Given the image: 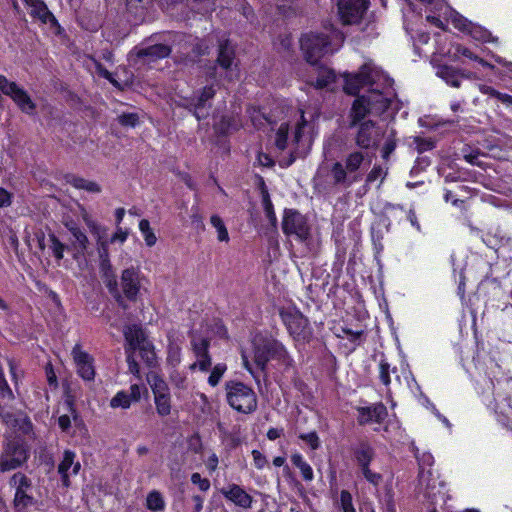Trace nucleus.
<instances>
[{"instance_id": "2f4dec72", "label": "nucleus", "mask_w": 512, "mask_h": 512, "mask_svg": "<svg viewBox=\"0 0 512 512\" xmlns=\"http://www.w3.org/2000/svg\"><path fill=\"white\" fill-rule=\"evenodd\" d=\"M70 232L73 245L81 251L85 250L88 244V238L84 226H71Z\"/></svg>"}, {"instance_id": "f03ea898", "label": "nucleus", "mask_w": 512, "mask_h": 512, "mask_svg": "<svg viewBox=\"0 0 512 512\" xmlns=\"http://www.w3.org/2000/svg\"><path fill=\"white\" fill-rule=\"evenodd\" d=\"M330 37L322 32H310L300 38V48L307 63L316 66L328 52Z\"/></svg>"}, {"instance_id": "9d476101", "label": "nucleus", "mask_w": 512, "mask_h": 512, "mask_svg": "<svg viewBox=\"0 0 512 512\" xmlns=\"http://www.w3.org/2000/svg\"><path fill=\"white\" fill-rule=\"evenodd\" d=\"M369 6V0H340L339 15L346 25L357 24L363 18Z\"/></svg>"}, {"instance_id": "58836bf2", "label": "nucleus", "mask_w": 512, "mask_h": 512, "mask_svg": "<svg viewBox=\"0 0 512 512\" xmlns=\"http://www.w3.org/2000/svg\"><path fill=\"white\" fill-rule=\"evenodd\" d=\"M21 88L16 82L8 80L4 75H0V91L4 95L13 99Z\"/></svg>"}, {"instance_id": "13d9d810", "label": "nucleus", "mask_w": 512, "mask_h": 512, "mask_svg": "<svg viewBox=\"0 0 512 512\" xmlns=\"http://www.w3.org/2000/svg\"><path fill=\"white\" fill-rule=\"evenodd\" d=\"M49 241L51 242L50 248L54 256L60 260L63 258L64 245L56 238L54 234L49 235Z\"/></svg>"}, {"instance_id": "0e129e2a", "label": "nucleus", "mask_w": 512, "mask_h": 512, "mask_svg": "<svg viewBox=\"0 0 512 512\" xmlns=\"http://www.w3.org/2000/svg\"><path fill=\"white\" fill-rule=\"evenodd\" d=\"M126 353V361L128 364L129 372L133 375L139 377L140 368L137 361L134 358V352H125Z\"/></svg>"}, {"instance_id": "a18cd8bd", "label": "nucleus", "mask_w": 512, "mask_h": 512, "mask_svg": "<svg viewBox=\"0 0 512 512\" xmlns=\"http://www.w3.org/2000/svg\"><path fill=\"white\" fill-rule=\"evenodd\" d=\"M281 224H305V222L296 209H285Z\"/></svg>"}, {"instance_id": "2eb2a0df", "label": "nucleus", "mask_w": 512, "mask_h": 512, "mask_svg": "<svg viewBox=\"0 0 512 512\" xmlns=\"http://www.w3.org/2000/svg\"><path fill=\"white\" fill-rule=\"evenodd\" d=\"M221 493L227 500L241 508L248 509L252 506V496L237 484H230L228 487L222 488Z\"/></svg>"}, {"instance_id": "f257e3e1", "label": "nucleus", "mask_w": 512, "mask_h": 512, "mask_svg": "<svg viewBox=\"0 0 512 512\" xmlns=\"http://www.w3.org/2000/svg\"><path fill=\"white\" fill-rule=\"evenodd\" d=\"M225 389L227 402L234 410L244 414L256 410L257 396L251 387L242 382L228 381Z\"/></svg>"}, {"instance_id": "680f3d73", "label": "nucleus", "mask_w": 512, "mask_h": 512, "mask_svg": "<svg viewBox=\"0 0 512 512\" xmlns=\"http://www.w3.org/2000/svg\"><path fill=\"white\" fill-rule=\"evenodd\" d=\"M299 438L306 442L312 450H316L320 446L319 437L316 432L301 434Z\"/></svg>"}, {"instance_id": "052dcab7", "label": "nucleus", "mask_w": 512, "mask_h": 512, "mask_svg": "<svg viewBox=\"0 0 512 512\" xmlns=\"http://www.w3.org/2000/svg\"><path fill=\"white\" fill-rule=\"evenodd\" d=\"M307 125V122L304 118V116L302 115L301 116V119L297 122L296 126H295V130H294V133H293V143L294 144H299L303 135H304V130H305V127Z\"/></svg>"}, {"instance_id": "bf43d9fd", "label": "nucleus", "mask_w": 512, "mask_h": 512, "mask_svg": "<svg viewBox=\"0 0 512 512\" xmlns=\"http://www.w3.org/2000/svg\"><path fill=\"white\" fill-rule=\"evenodd\" d=\"M196 358H197V361L194 362L190 366L191 370H194L196 367H199L200 370L207 371L210 368V366H211V358L209 356V353L208 354H204V355H200L199 357H196Z\"/></svg>"}, {"instance_id": "6e6d98bb", "label": "nucleus", "mask_w": 512, "mask_h": 512, "mask_svg": "<svg viewBox=\"0 0 512 512\" xmlns=\"http://www.w3.org/2000/svg\"><path fill=\"white\" fill-rule=\"evenodd\" d=\"M390 370V364L386 360L382 359L379 363V378L385 386H388L391 382Z\"/></svg>"}, {"instance_id": "f3484780", "label": "nucleus", "mask_w": 512, "mask_h": 512, "mask_svg": "<svg viewBox=\"0 0 512 512\" xmlns=\"http://www.w3.org/2000/svg\"><path fill=\"white\" fill-rule=\"evenodd\" d=\"M171 52L172 49L169 45L158 43L138 49L136 56L140 59H147L149 62H154L169 57Z\"/></svg>"}, {"instance_id": "0eeeda50", "label": "nucleus", "mask_w": 512, "mask_h": 512, "mask_svg": "<svg viewBox=\"0 0 512 512\" xmlns=\"http://www.w3.org/2000/svg\"><path fill=\"white\" fill-rule=\"evenodd\" d=\"M9 485L15 488L13 506L15 512H27V508L34 504V498L28 494L32 481L23 473L16 472L9 479Z\"/></svg>"}, {"instance_id": "e433bc0d", "label": "nucleus", "mask_w": 512, "mask_h": 512, "mask_svg": "<svg viewBox=\"0 0 512 512\" xmlns=\"http://www.w3.org/2000/svg\"><path fill=\"white\" fill-rule=\"evenodd\" d=\"M283 232L287 236H293L296 240L303 242L309 237L308 226H282Z\"/></svg>"}, {"instance_id": "a211bd4d", "label": "nucleus", "mask_w": 512, "mask_h": 512, "mask_svg": "<svg viewBox=\"0 0 512 512\" xmlns=\"http://www.w3.org/2000/svg\"><path fill=\"white\" fill-rule=\"evenodd\" d=\"M358 412H359L358 422L361 425H364V424H367L370 422L380 423L387 416V409L382 403L375 404L370 407L359 408Z\"/></svg>"}, {"instance_id": "4c0bfd02", "label": "nucleus", "mask_w": 512, "mask_h": 512, "mask_svg": "<svg viewBox=\"0 0 512 512\" xmlns=\"http://www.w3.org/2000/svg\"><path fill=\"white\" fill-rule=\"evenodd\" d=\"M331 176L335 185H343L346 183L348 171L346 166H343L341 162H335L331 166Z\"/></svg>"}, {"instance_id": "4d7b16f0", "label": "nucleus", "mask_w": 512, "mask_h": 512, "mask_svg": "<svg viewBox=\"0 0 512 512\" xmlns=\"http://www.w3.org/2000/svg\"><path fill=\"white\" fill-rule=\"evenodd\" d=\"M13 399L14 394L6 381L5 376L3 375L0 377V401H11Z\"/></svg>"}, {"instance_id": "c03bdc74", "label": "nucleus", "mask_w": 512, "mask_h": 512, "mask_svg": "<svg viewBox=\"0 0 512 512\" xmlns=\"http://www.w3.org/2000/svg\"><path fill=\"white\" fill-rule=\"evenodd\" d=\"M387 174V167L384 169L381 165L375 164L366 176V183H373L379 178H381V182H383Z\"/></svg>"}, {"instance_id": "aec40b11", "label": "nucleus", "mask_w": 512, "mask_h": 512, "mask_svg": "<svg viewBox=\"0 0 512 512\" xmlns=\"http://www.w3.org/2000/svg\"><path fill=\"white\" fill-rule=\"evenodd\" d=\"M64 180L67 184L78 190H85L89 193H100L102 191L101 186L91 180H87L83 177L77 176L73 173H67L64 175Z\"/></svg>"}, {"instance_id": "c756f323", "label": "nucleus", "mask_w": 512, "mask_h": 512, "mask_svg": "<svg viewBox=\"0 0 512 512\" xmlns=\"http://www.w3.org/2000/svg\"><path fill=\"white\" fill-rule=\"evenodd\" d=\"M146 507L153 512H161L165 509V500L157 490H152L146 498Z\"/></svg>"}, {"instance_id": "c85d7f7f", "label": "nucleus", "mask_w": 512, "mask_h": 512, "mask_svg": "<svg viewBox=\"0 0 512 512\" xmlns=\"http://www.w3.org/2000/svg\"><path fill=\"white\" fill-rule=\"evenodd\" d=\"M369 97L371 98L373 112L377 114L385 113L391 106L392 100L387 98L382 92H377Z\"/></svg>"}, {"instance_id": "a878e982", "label": "nucleus", "mask_w": 512, "mask_h": 512, "mask_svg": "<svg viewBox=\"0 0 512 512\" xmlns=\"http://www.w3.org/2000/svg\"><path fill=\"white\" fill-rule=\"evenodd\" d=\"M237 123L233 116L223 115L220 120L215 123L214 130L219 136H227L232 130H237Z\"/></svg>"}, {"instance_id": "774afa93", "label": "nucleus", "mask_w": 512, "mask_h": 512, "mask_svg": "<svg viewBox=\"0 0 512 512\" xmlns=\"http://www.w3.org/2000/svg\"><path fill=\"white\" fill-rule=\"evenodd\" d=\"M208 49V45L205 42L200 41L193 45L192 54L196 57H202L208 54Z\"/></svg>"}, {"instance_id": "603ef678", "label": "nucleus", "mask_w": 512, "mask_h": 512, "mask_svg": "<svg viewBox=\"0 0 512 512\" xmlns=\"http://www.w3.org/2000/svg\"><path fill=\"white\" fill-rule=\"evenodd\" d=\"M262 204H263L265 215L269 221V224H277V217L274 212V206H273L270 196H266L265 199H262Z\"/></svg>"}, {"instance_id": "de8ad7c7", "label": "nucleus", "mask_w": 512, "mask_h": 512, "mask_svg": "<svg viewBox=\"0 0 512 512\" xmlns=\"http://www.w3.org/2000/svg\"><path fill=\"white\" fill-rule=\"evenodd\" d=\"M118 122L121 126L134 128L139 124V116L134 112L122 113L118 116Z\"/></svg>"}, {"instance_id": "3c124183", "label": "nucleus", "mask_w": 512, "mask_h": 512, "mask_svg": "<svg viewBox=\"0 0 512 512\" xmlns=\"http://www.w3.org/2000/svg\"><path fill=\"white\" fill-rule=\"evenodd\" d=\"M413 143L416 145L419 153L432 150L435 147V143L429 138H423L421 136H415Z\"/></svg>"}, {"instance_id": "412c9836", "label": "nucleus", "mask_w": 512, "mask_h": 512, "mask_svg": "<svg viewBox=\"0 0 512 512\" xmlns=\"http://www.w3.org/2000/svg\"><path fill=\"white\" fill-rule=\"evenodd\" d=\"M438 76L441 77L448 85L459 88L461 85V78H470V73L460 72L452 66L443 65L438 69Z\"/></svg>"}, {"instance_id": "9b49d317", "label": "nucleus", "mask_w": 512, "mask_h": 512, "mask_svg": "<svg viewBox=\"0 0 512 512\" xmlns=\"http://www.w3.org/2000/svg\"><path fill=\"white\" fill-rule=\"evenodd\" d=\"M100 273L109 292L115 297L116 301L123 305V298L118 290L116 275L106 252L100 253Z\"/></svg>"}, {"instance_id": "09e8293b", "label": "nucleus", "mask_w": 512, "mask_h": 512, "mask_svg": "<svg viewBox=\"0 0 512 512\" xmlns=\"http://www.w3.org/2000/svg\"><path fill=\"white\" fill-rule=\"evenodd\" d=\"M227 367L225 364H217L214 366V368L212 369L211 371V374L208 378V383L215 387L216 385H218L220 379L222 378L223 374L225 373Z\"/></svg>"}, {"instance_id": "bb28decb", "label": "nucleus", "mask_w": 512, "mask_h": 512, "mask_svg": "<svg viewBox=\"0 0 512 512\" xmlns=\"http://www.w3.org/2000/svg\"><path fill=\"white\" fill-rule=\"evenodd\" d=\"M365 161L363 150L350 152L345 158V166L349 174L357 172Z\"/></svg>"}, {"instance_id": "79ce46f5", "label": "nucleus", "mask_w": 512, "mask_h": 512, "mask_svg": "<svg viewBox=\"0 0 512 512\" xmlns=\"http://www.w3.org/2000/svg\"><path fill=\"white\" fill-rule=\"evenodd\" d=\"M397 148V139L395 138V134L391 133L385 140L382 148H381V158L384 161H389L391 154Z\"/></svg>"}, {"instance_id": "c9c22d12", "label": "nucleus", "mask_w": 512, "mask_h": 512, "mask_svg": "<svg viewBox=\"0 0 512 512\" xmlns=\"http://www.w3.org/2000/svg\"><path fill=\"white\" fill-rule=\"evenodd\" d=\"M467 34H469L473 39L482 43H488L492 38V34L489 30L473 22L471 23Z\"/></svg>"}, {"instance_id": "864d4df0", "label": "nucleus", "mask_w": 512, "mask_h": 512, "mask_svg": "<svg viewBox=\"0 0 512 512\" xmlns=\"http://www.w3.org/2000/svg\"><path fill=\"white\" fill-rule=\"evenodd\" d=\"M277 12L278 14L283 17L284 19H292L298 16V10L292 5H277Z\"/></svg>"}, {"instance_id": "4be33fe9", "label": "nucleus", "mask_w": 512, "mask_h": 512, "mask_svg": "<svg viewBox=\"0 0 512 512\" xmlns=\"http://www.w3.org/2000/svg\"><path fill=\"white\" fill-rule=\"evenodd\" d=\"M235 59V50L230 46L228 39L220 42L216 63L224 70L231 68Z\"/></svg>"}, {"instance_id": "7c9ffc66", "label": "nucleus", "mask_w": 512, "mask_h": 512, "mask_svg": "<svg viewBox=\"0 0 512 512\" xmlns=\"http://www.w3.org/2000/svg\"><path fill=\"white\" fill-rule=\"evenodd\" d=\"M291 462L300 470L301 475L305 481L309 482L313 480V470L311 466L303 459L301 454H293L291 456Z\"/></svg>"}, {"instance_id": "7ed1b4c3", "label": "nucleus", "mask_w": 512, "mask_h": 512, "mask_svg": "<svg viewBox=\"0 0 512 512\" xmlns=\"http://www.w3.org/2000/svg\"><path fill=\"white\" fill-rule=\"evenodd\" d=\"M286 362L288 352L284 345L276 339L261 338L255 343L254 363L260 371H264L269 360Z\"/></svg>"}, {"instance_id": "49530a36", "label": "nucleus", "mask_w": 512, "mask_h": 512, "mask_svg": "<svg viewBox=\"0 0 512 512\" xmlns=\"http://www.w3.org/2000/svg\"><path fill=\"white\" fill-rule=\"evenodd\" d=\"M138 350L140 351L141 358L146 362L148 366H155L156 355L153 349V345L150 342Z\"/></svg>"}, {"instance_id": "ddd939ff", "label": "nucleus", "mask_w": 512, "mask_h": 512, "mask_svg": "<svg viewBox=\"0 0 512 512\" xmlns=\"http://www.w3.org/2000/svg\"><path fill=\"white\" fill-rule=\"evenodd\" d=\"M123 333L126 341L125 352H135L149 343L143 329L139 325H128L124 328Z\"/></svg>"}, {"instance_id": "5fc2aeb1", "label": "nucleus", "mask_w": 512, "mask_h": 512, "mask_svg": "<svg viewBox=\"0 0 512 512\" xmlns=\"http://www.w3.org/2000/svg\"><path fill=\"white\" fill-rule=\"evenodd\" d=\"M340 504L343 512H356L352 503V495L347 490L341 491Z\"/></svg>"}, {"instance_id": "39448f33", "label": "nucleus", "mask_w": 512, "mask_h": 512, "mask_svg": "<svg viewBox=\"0 0 512 512\" xmlns=\"http://www.w3.org/2000/svg\"><path fill=\"white\" fill-rule=\"evenodd\" d=\"M29 458L27 447L18 439H10L3 444L0 453V472L5 473L23 466Z\"/></svg>"}, {"instance_id": "e2e57ef3", "label": "nucleus", "mask_w": 512, "mask_h": 512, "mask_svg": "<svg viewBox=\"0 0 512 512\" xmlns=\"http://www.w3.org/2000/svg\"><path fill=\"white\" fill-rule=\"evenodd\" d=\"M191 482L195 485H198L199 489L203 492H206L210 489V481L207 478H202L201 475L197 472L191 475Z\"/></svg>"}, {"instance_id": "4468645a", "label": "nucleus", "mask_w": 512, "mask_h": 512, "mask_svg": "<svg viewBox=\"0 0 512 512\" xmlns=\"http://www.w3.org/2000/svg\"><path fill=\"white\" fill-rule=\"evenodd\" d=\"M120 284L125 297L129 300H135L140 290L138 270L133 267L125 269L122 272Z\"/></svg>"}, {"instance_id": "393cba45", "label": "nucleus", "mask_w": 512, "mask_h": 512, "mask_svg": "<svg viewBox=\"0 0 512 512\" xmlns=\"http://www.w3.org/2000/svg\"><path fill=\"white\" fill-rule=\"evenodd\" d=\"M74 459H75V453L70 450H66L63 454V459L58 466V473L61 475L62 483L65 487L70 486L68 470L73 465Z\"/></svg>"}, {"instance_id": "69168bd1", "label": "nucleus", "mask_w": 512, "mask_h": 512, "mask_svg": "<svg viewBox=\"0 0 512 512\" xmlns=\"http://www.w3.org/2000/svg\"><path fill=\"white\" fill-rule=\"evenodd\" d=\"M145 242L148 246H153L156 243V235L152 231L151 226H139Z\"/></svg>"}, {"instance_id": "cd10ccee", "label": "nucleus", "mask_w": 512, "mask_h": 512, "mask_svg": "<svg viewBox=\"0 0 512 512\" xmlns=\"http://www.w3.org/2000/svg\"><path fill=\"white\" fill-rule=\"evenodd\" d=\"M147 381L151 387L154 396L170 393L167 383L157 373H149L147 375Z\"/></svg>"}, {"instance_id": "5701e85b", "label": "nucleus", "mask_w": 512, "mask_h": 512, "mask_svg": "<svg viewBox=\"0 0 512 512\" xmlns=\"http://www.w3.org/2000/svg\"><path fill=\"white\" fill-rule=\"evenodd\" d=\"M12 100L21 112L27 115L36 113V104L25 89L21 88Z\"/></svg>"}, {"instance_id": "6e6552de", "label": "nucleus", "mask_w": 512, "mask_h": 512, "mask_svg": "<svg viewBox=\"0 0 512 512\" xmlns=\"http://www.w3.org/2000/svg\"><path fill=\"white\" fill-rule=\"evenodd\" d=\"M354 137L356 146L361 150H376L379 147L383 132L373 120H366L359 125Z\"/></svg>"}, {"instance_id": "a19ab883", "label": "nucleus", "mask_w": 512, "mask_h": 512, "mask_svg": "<svg viewBox=\"0 0 512 512\" xmlns=\"http://www.w3.org/2000/svg\"><path fill=\"white\" fill-rule=\"evenodd\" d=\"M133 401L128 395L126 391H119L110 401V406L112 408H122L127 409L131 406Z\"/></svg>"}, {"instance_id": "473e14b6", "label": "nucleus", "mask_w": 512, "mask_h": 512, "mask_svg": "<svg viewBox=\"0 0 512 512\" xmlns=\"http://www.w3.org/2000/svg\"><path fill=\"white\" fill-rule=\"evenodd\" d=\"M154 403L156 406V411L161 417L168 416L171 413L172 405L170 393L155 395Z\"/></svg>"}, {"instance_id": "20e7f679", "label": "nucleus", "mask_w": 512, "mask_h": 512, "mask_svg": "<svg viewBox=\"0 0 512 512\" xmlns=\"http://www.w3.org/2000/svg\"><path fill=\"white\" fill-rule=\"evenodd\" d=\"M216 95L214 85H206L193 96L184 98V103L181 105L185 110L192 114L198 121L205 120L210 115L212 108V100Z\"/></svg>"}, {"instance_id": "338daca9", "label": "nucleus", "mask_w": 512, "mask_h": 512, "mask_svg": "<svg viewBox=\"0 0 512 512\" xmlns=\"http://www.w3.org/2000/svg\"><path fill=\"white\" fill-rule=\"evenodd\" d=\"M356 75L359 77V80L363 82L364 87L373 83L371 72L366 66H362Z\"/></svg>"}, {"instance_id": "8fccbe9b", "label": "nucleus", "mask_w": 512, "mask_h": 512, "mask_svg": "<svg viewBox=\"0 0 512 512\" xmlns=\"http://www.w3.org/2000/svg\"><path fill=\"white\" fill-rule=\"evenodd\" d=\"M192 349L196 357L200 355L208 354L209 341L204 338L196 339L194 338L191 342Z\"/></svg>"}, {"instance_id": "dca6fc26", "label": "nucleus", "mask_w": 512, "mask_h": 512, "mask_svg": "<svg viewBox=\"0 0 512 512\" xmlns=\"http://www.w3.org/2000/svg\"><path fill=\"white\" fill-rule=\"evenodd\" d=\"M72 355L77 365L78 374L84 380H93L95 371L92 365L91 357L86 352L82 351L79 346H75L73 348Z\"/></svg>"}, {"instance_id": "f704fd0d", "label": "nucleus", "mask_w": 512, "mask_h": 512, "mask_svg": "<svg viewBox=\"0 0 512 512\" xmlns=\"http://www.w3.org/2000/svg\"><path fill=\"white\" fill-rule=\"evenodd\" d=\"M363 87V82L359 80L356 74L346 76L343 90L347 95L357 96Z\"/></svg>"}, {"instance_id": "b1692460", "label": "nucleus", "mask_w": 512, "mask_h": 512, "mask_svg": "<svg viewBox=\"0 0 512 512\" xmlns=\"http://www.w3.org/2000/svg\"><path fill=\"white\" fill-rule=\"evenodd\" d=\"M336 80L335 71L323 65L318 67V75L316 80L312 83L315 89H324Z\"/></svg>"}, {"instance_id": "f8f14e48", "label": "nucleus", "mask_w": 512, "mask_h": 512, "mask_svg": "<svg viewBox=\"0 0 512 512\" xmlns=\"http://www.w3.org/2000/svg\"><path fill=\"white\" fill-rule=\"evenodd\" d=\"M373 112L371 107V98L367 96H358L352 103L349 111V128H354L360 123L366 121L365 118Z\"/></svg>"}, {"instance_id": "423d86ee", "label": "nucleus", "mask_w": 512, "mask_h": 512, "mask_svg": "<svg viewBox=\"0 0 512 512\" xmlns=\"http://www.w3.org/2000/svg\"><path fill=\"white\" fill-rule=\"evenodd\" d=\"M280 316L289 334L297 341H308L312 335L308 319L296 309L280 311Z\"/></svg>"}, {"instance_id": "ea45409f", "label": "nucleus", "mask_w": 512, "mask_h": 512, "mask_svg": "<svg viewBox=\"0 0 512 512\" xmlns=\"http://www.w3.org/2000/svg\"><path fill=\"white\" fill-rule=\"evenodd\" d=\"M451 22L454 28L462 33H467L472 23L470 20L455 10L451 11Z\"/></svg>"}, {"instance_id": "1a4fd4ad", "label": "nucleus", "mask_w": 512, "mask_h": 512, "mask_svg": "<svg viewBox=\"0 0 512 512\" xmlns=\"http://www.w3.org/2000/svg\"><path fill=\"white\" fill-rule=\"evenodd\" d=\"M354 456L365 479L374 486L382 481V475L370 470L369 465L374 459V449L368 443H360L354 451Z\"/></svg>"}, {"instance_id": "37998d69", "label": "nucleus", "mask_w": 512, "mask_h": 512, "mask_svg": "<svg viewBox=\"0 0 512 512\" xmlns=\"http://www.w3.org/2000/svg\"><path fill=\"white\" fill-rule=\"evenodd\" d=\"M387 232L388 226H372L371 228L372 241L378 252L383 250L382 239L384 234Z\"/></svg>"}, {"instance_id": "72a5a7b5", "label": "nucleus", "mask_w": 512, "mask_h": 512, "mask_svg": "<svg viewBox=\"0 0 512 512\" xmlns=\"http://www.w3.org/2000/svg\"><path fill=\"white\" fill-rule=\"evenodd\" d=\"M289 129V124L283 122L276 131L274 144L280 151H284L288 146Z\"/></svg>"}, {"instance_id": "6ab92c4d", "label": "nucleus", "mask_w": 512, "mask_h": 512, "mask_svg": "<svg viewBox=\"0 0 512 512\" xmlns=\"http://www.w3.org/2000/svg\"><path fill=\"white\" fill-rule=\"evenodd\" d=\"M30 16L38 19L43 24H50L51 27L60 28V24L54 14L49 10L43 0L35 1L31 6Z\"/></svg>"}]
</instances>
